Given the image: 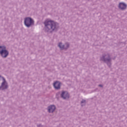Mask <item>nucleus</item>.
<instances>
[{
  "instance_id": "1",
  "label": "nucleus",
  "mask_w": 127,
  "mask_h": 127,
  "mask_svg": "<svg viewBox=\"0 0 127 127\" xmlns=\"http://www.w3.org/2000/svg\"><path fill=\"white\" fill-rule=\"evenodd\" d=\"M45 31L48 33L57 32L59 29V24L53 20H46L44 22Z\"/></svg>"
},
{
  "instance_id": "2",
  "label": "nucleus",
  "mask_w": 127,
  "mask_h": 127,
  "mask_svg": "<svg viewBox=\"0 0 127 127\" xmlns=\"http://www.w3.org/2000/svg\"><path fill=\"white\" fill-rule=\"evenodd\" d=\"M100 61L106 63L107 66H108L109 68H111L112 66V57H111L110 54L106 53L103 54L102 57H100Z\"/></svg>"
},
{
  "instance_id": "3",
  "label": "nucleus",
  "mask_w": 127,
  "mask_h": 127,
  "mask_svg": "<svg viewBox=\"0 0 127 127\" xmlns=\"http://www.w3.org/2000/svg\"><path fill=\"white\" fill-rule=\"evenodd\" d=\"M9 55V52L5 46H0V56L2 58H6Z\"/></svg>"
},
{
  "instance_id": "4",
  "label": "nucleus",
  "mask_w": 127,
  "mask_h": 127,
  "mask_svg": "<svg viewBox=\"0 0 127 127\" xmlns=\"http://www.w3.org/2000/svg\"><path fill=\"white\" fill-rule=\"evenodd\" d=\"M24 23L26 27L29 28L34 25V20L30 17H27L24 19Z\"/></svg>"
},
{
  "instance_id": "5",
  "label": "nucleus",
  "mask_w": 127,
  "mask_h": 127,
  "mask_svg": "<svg viewBox=\"0 0 127 127\" xmlns=\"http://www.w3.org/2000/svg\"><path fill=\"white\" fill-rule=\"evenodd\" d=\"M2 79L3 80V82L1 83L0 86V90H1V91L7 90V89H8V84L6 82V80H5V78H4V77H2Z\"/></svg>"
},
{
  "instance_id": "6",
  "label": "nucleus",
  "mask_w": 127,
  "mask_h": 127,
  "mask_svg": "<svg viewBox=\"0 0 127 127\" xmlns=\"http://www.w3.org/2000/svg\"><path fill=\"white\" fill-rule=\"evenodd\" d=\"M59 47H60L61 50H67L70 47V44L69 43H65L64 45H63L62 43H60Z\"/></svg>"
},
{
  "instance_id": "7",
  "label": "nucleus",
  "mask_w": 127,
  "mask_h": 127,
  "mask_svg": "<svg viewBox=\"0 0 127 127\" xmlns=\"http://www.w3.org/2000/svg\"><path fill=\"white\" fill-rule=\"evenodd\" d=\"M118 8L121 10H126L127 8V5L126 3L124 2H121L118 5Z\"/></svg>"
},
{
  "instance_id": "8",
  "label": "nucleus",
  "mask_w": 127,
  "mask_h": 127,
  "mask_svg": "<svg viewBox=\"0 0 127 127\" xmlns=\"http://www.w3.org/2000/svg\"><path fill=\"white\" fill-rule=\"evenodd\" d=\"M61 97L64 100H66V99H69V93L66 91H63L62 92V94H61Z\"/></svg>"
},
{
  "instance_id": "9",
  "label": "nucleus",
  "mask_w": 127,
  "mask_h": 127,
  "mask_svg": "<svg viewBox=\"0 0 127 127\" xmlns=\"http://www.w3.org/2000/svg\"><path fill=\"white\" fill-rule=\"evenodd\" d=\"M54 87L56 90H60L61 88V82L57 81L54 83Z\"/></svg>"
},
{
  "instance_id": "10",
  "label": "nucleus",
  "mask_w": 127,
  "mask_h": 127,
  "mask_svg": "<svg viewBox=\"0 0 127 127\" xmlns=\"http://www.w3.org/2000/svg\"><path fill=\"white\" fill-rule=\"evenodd\" d=\"M55 110H56V107H55V105H51L48 107V111L49 113H54Z\"/></svg>"
},
{
  "instance_id": "11",
  "label": "nucleus",
  "mask_w": 127,
  "mask_h": 127,
  "mask_svg": "<svg viewBox=\"0 0 127 127\" xmlns=\"http://www.w3.org/2000/svg\"><path fill=\"white\" fill-rule=\"evenodd\" d=\"M60 92H58L56 94V98L57 99H58V100L59 99V98H60Z\"/></svg>"
},
{
  "instance_id": "12",
  "label": "nucleus",
  "mask_w": 127,
  "mask_h": 127,
  "mask_svg": "<svg viewBox=\"0 0 127 127\" xmlns=\"http://www.w3.org/2000/svg\"><path fill=\"white\" fill-rule=\"evenodd\" d=\"M83 103H86V101L84 99H83L81 102V104H83Z\"/></svg>"
},
{
  "instance_id": "13",
  "label": "nucleus",
  "mask_w": 127,
  "mask_h": 127,
  "mask_svg": "<svg viewBox=\"0 0 127 127\" xmlns=\"http://www.w3.org/2000/svg\"><path fill=\"white\" fill-rule=\"evenodd\" d=\"M37 126L38 127H42V125L41 124H38V125H37Z\"/></svg>"
},
{
  "instance_id": "14",
  "label": "nucleus",
  "mask_w": 127,
  "mask_h": 127,
  "mask_svg": "<svg viewBox=\"0 0 127 127\" xmlns=\"http://www.w3.org/2000/svg\"><path fill=\"white\" fill-rule=\"evenodd\" d=\"M98 86H99V87H101V88H103V85H102V84H99V85H98Z\"/></svg>"
},
{
  "instance_id": "15",
  "label": "nucleus",
  "mask_w": 127,
  "mask_h": 127,
  "mask_svg": "<svg viewBox=\"0 0 127 127\" xmlns=\"http://www.w3.org/2000/svg\"><path fill=\"white\" fill-rule=\"evenodd\" d=\"M0 78H2V76H1V75H0Z\"/></svg>"
},
{
  "instance_id": "16",
  "label": "nucleus",
  "mask_w": 127,
  "mask_h": 127,
  "mask_svg": "<svg viewBox=\"0 0 127 127\" xmlns=\"http://www.w3.org/2000/svg\"><path fill=\"white\" fill-rule=\"evenodd\" d=\"M115 58H114L113 59L115 60Z\"/></svg>"
}]
</instances>
